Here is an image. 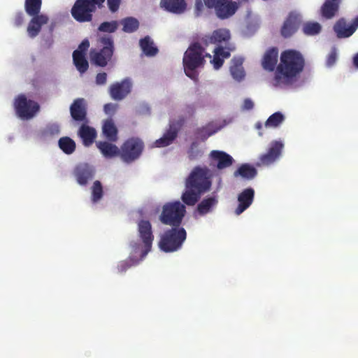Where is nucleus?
<instances>
[{"label":"nucleus","mask_w":358,"mask_h":358,"mask_svg":"<svg viewBox=\"0 0 358 358\" xmlns=\"http://www.w3.org/2000/svg\"><path fill=\"white\" fill-rule=\"evenodd\" d=\"M204 46L201 38L192 43L184 54L182 63L185 74L187 77L196 80L198 73L196 69L205 64Z\"/></svg>","instance_id":"nucleus-4"},{"label":"nucleus","mask_w":358,"mask_h":358,"mask_svg":"<svg viewBox=\"0 0 358 358\" xmlns=\"http://www.w3.org/2000/svg\"><path fill=\"white\" fill-rule=\"evenodd\" d=\"M283 147L284 145L281 141H272L268 151L260 155L257 166H268L275 162L280 156Z\"/></svg>","instance_id":"nucleus-13"},{"label":"nucleus","mask_w":358,"mask_h":358,"mask_svg":"<svg viewBox=\"0 0 358 358\" xmlns=\"http://www.w3.org/2000/svg\"><path fill=\"white\" fill-rule=\"evenodd\" d=\"M217 131L213 130L208 127H203L197 129L196 134L198 138H200L201 141H206L208 137L213 135Z\"/></svg>","instance_id":"nucleus-44"},{"label":"nucleus","mask_w":358,"mask_h":358,"mask_svg":"<svg viewBox=\"0 0 358 358\" xmlns=\"http://www.w3.org/2000/svg\"><path fill=\"white\" fill-rule=\"evenodd\" d=\"M205 5V0H196L195 1V9L197 12H201Z\"/></svg>","instance_id":"nucleus-52"},{"label":"nucleus","mask_w":358,"mask_h":358,"mask_svg":"<svg viewBox=\"0 0 358 358\" xmlns=\"http://www.w3.org/2000/svg\"><path fill=\"white\" fill-rule=\"evenodd\" d=\"M90 48V42L87 39H84L78 45V48L75 51H80L82 55H86V52Z\"/></svg>","instance_id":"nucleus-46"},{"label":"nucleus","mask_w":358,"mask_h":358,"mask_svg":"<svg viewBox=\"0 0 358 358\" xmlns=\"http://www.w3.org/2000/svg\"><path fill=\"white\" fill-rule=\"evenodd\" d=\"M132 247L134 249V251L136 252V250L140 247V245L134 243V245H132Z\"/></svg>","instance_id":"nucleus-55"},{"label":"nucleus","mask_w":358,"mask_h":358,"mask_svg":"<svg viewBox=\"0 0 358 358\" xmlns=\"http://www.w3.org/2000/svg\"><path fill=\"white\" fill-rule=\"evenodd\" d=\"M138 263V260L129 258L126 260L122 261L117 265V271L118 273H122L125 272L127 269L131 268L132 266H135Z\"/></svg>","instance_id":"nucleus-43"},{"label":"nucleus","mask_w":358,"mask_h":358,"mask_svg":"<svg viewBox=\"0 0 358 358\" xmlns=\"http://www.w3.org/2000/svg\"><path fill=\"white\" fill-rule=\"evenodd\" d=\"M278 60V49L273 47L266 51L262 60V66L268 71H273L276 69Z\"/></svg>","instance_id":"nucleus-24"},{"label":"nucleus","mask_w":358,"mask_h":358,"mask_svg":"<svg viewBox=\"0 0 358 358\" xmlns=\"http://www.w3.org/2000/svg\"><path fill=\"white\" fill-rule=\"evenodd\" d=\"M121 23L123 25L122 30L126 33H132L136 31L139 27L138 21L132 17L123 19Z\"/></svg>","instance_id":"nucleus-37"},{"label":"nucleus","mask_w":358,"mask_h":358,"mask_svg":"<svg viewBox=\"0 0 358 358\" xmlns=\"http://www.w3.org/2000/svg\"><path fill=\"white\" fill-rule=\"evenodd\" d=\"M14 108L17 115L22 120L31 119L40 108L38 103L27 99L24 94H20L15 98Z\"/></svg>","instance_id":"nucleus-10"},{"label":"nucleus","mask_w":358,"mask_h":358,"mask_svg":"<svg viewBox=\"0 0 358 358\" xmlns=\"http://www.w3.org/2000/svg\"><path fill=\"white\" fill-rule=\"evenodd\" d=\"M45 133L50 135H55L59 133V127L57 124H50L47 127Z\"/></svg>","instance_id":"nucleus-49"},{"label":"nucleus","mask_w":358,"mask_h":358,"mask_svg":"<svg viewBox=\"0 0 358 358\" xmlns=\"http://www.w3.org/2000/svg\"><path fill=\"white\" fill-rule=\"evenodd\" d=\"M59 148L67 155L72 154L76 150V143L71 138L65 136L59 140Z\"/></svg>","instance_id":"nucleus-36"},{"label":"nucleus","mask_w":358,"mask_h":358,"mask_svg":"<svg viewBox=\"0 0 358 358\" xmlns=\"http://www.w3.org/2000/svg\"><path fill=\"white\" fill-rule=\"evenodd\" d=\"M212 186V173L207 166H195L185 180V190L181 196L187 206H194L201 196L208 192Z\"/></svg>","instance_id":"nucleus-1"},{"label":"nucleus","mask_w":358,"mask_h":358,"mask_svg":"<svg viewBox=\"0 0 358 358\" xmlns=\"http://www.w3.org/2000/svg\"><path fill=\"white\" fill-rule=\"evenodd\" d=\"M139 43L143 52L147 56H155L158 52V49L154 46L153 42L149 36L141 39Z\"/></svg>","instance_id":"nucleus-35"},{"label":"nucleus","mask_w":358,"mask_h":358,"mask_svg":"<svg viewBox=\"0 0 358 358\" xmlns=\"http://www.w3.org/2000/svg\"><path fill=\"white\" fill-rule=\"evenodd\" d=\"M107 81V73L105 72L99 73L96 76L95 82L97 85H103Z\"/></svg>","instance_id":"nucleus-47"},{"label":"nucleus","mask_w":358,"mask_h":358,"mask_svg":"<svg viewBox=\"0 0 358 358\" xmlns=\"http://www.w3.org/2000/svg\"><path fill=\"white\" fill-rule=\"evenodd\" d=\"M210 157L212 161L217 162L218 169L227 168L234 162L233 157L224 151L213 150L210 153Z\"/></svg>","instance_id":"nucleus-25"},{"label":"nucleus","mask_w":358,"mask_h":358,"mask_svg":"<svg viewBox=\"0 0 358 358\" xmlns=\"http://www.w3.org/2000/svg\"><path fill=\"white\" fill-rule=\"evenodd\" d=\"M217 202L215 196L207 197L198 204L196 210L200 215H204L210 213Z\"/></svg>","instance_id":"nucleus-31"},{"label":"nucleus","mask_w":358,"mask_h":358,"mask_svg":"<svg viewBox=\"0 0 358 358\" xmlns=\"http://www.w3.org/2000/svg\"><path fill=\"white\" fill-rule=\"evenodd\" d=\"M103 134L108 141L116 142L117 141V129L113 120H106L102 127Z\"/></svg>","instance_id":"nucleus-29"},{"label":"nucleus","mask_w":358,"mask_h":358,"mask_svg":"<svg viewBox=\"0 0 358 358\" xmlns=\"http://www.w3.org/2000/svg\"><path fill=\"white\" fill-rule=\"evenodd\" d=\"M103 187L99 180L94 182L92 187V201L93 203H96L103 197Z\"/></svg>","instance_id":"nucleus-39"},{"label":"nucleus","mask_w":358,"mask_h":358,"mask_svg":"<svg viewBox=\"0 0 358 358\" xmlns=\"http://www.w3.org/2000/svg\"><path fill=\"white\" fill-rule=\"evenodd\" d=\"M353 65L356 69H358V52L353 57Z\"/></svg>","instance_id":"nucleus-53"},{"label":"nucleus","mask_w":358,"mask_h":358,"mask_svg":"<svg viewBox=\"0 0 358 358\" xmlns=\"http://www.w3.org/2000/svg\"><path fill=\"white\" fill-rule=\"evenodd\" d=\"M305 59L298 50L289 49L281 52L274 80L277 85H289L296 81L303 71Z\"/></svg>","instance_id":"nucleus-2"},{"label":"nucleus","mask_w":358,"mask_h":358,"mask_svg":"<svg viewBox=\"0 0 358 358\" xmlns=\"http://www.w3.org/2000/svg\"><path fill=\"white\" fill-rule=\"evenodd\" d=\"M341 3L340 0H325L320 8L322 17L330 20L336 17L338 13Z\"/></svg>","instance_id":"nucleus-23"},{"label":"nucleus","mask_w":358,"mask_h":358,"mask_svg":"<svg viewBox=\"0 0 358 358\" xmlns=\"http://www.w3.org/2000/svg\"><path fill=\"white\" fill-rule=\"evenodd\" d=\"M73 62L78 71L82 75L89 69V62L86 55H82L80 51H73Z\"/></svg>","instance_id":"nucleus-30"},{"label":"nucleus","mask_w":358,"mask_h":358,"mask_svg":"<svg viewBox=\"0 0 358 358\" xmlns=\"http://www.w3.org/2000/svg\"><path fill=\"white\" fill-rule=\"evenodd\" d=\"M253 107H254V103L250 99L247 98V99H244L243 104V110H249L252 109Z\"/></svg>","instance_id":"nucleus-51"},{"label":"nucleus","mask_w":358,"mask_h":358,"mask_svg":"<svg viewBox=\"0 0 358 358\" xmlns=\"http://www.w3.org/2000/svg\"><path fill=\"white\" fill-rule=\"evenodd\" d=\"M204 46L208 47L210 44H216L217 46H232L229 44L231 34L229 29L224 28L217 29L213 31L210 35H205L200 38Z\"/></svg>","instance_id":"nucleus-12"},{"label":"nucleus","mask_w":358,"mask_h":358,"mask_svg":"<svg viewBox=\"0 0 358 358\" xmlns=\"http://www.w3.org/2000/svg\"><path fill=\"white\" fill-rule=\"evenodd\" d=\"M284 119V115L280 112H275L267 119L265 122V126L276 127L283 122Z\"/></svg>","instance_id":"nucleus-40"},{"label":"nucleus","mask_w":358,"mask_h":358,"mask_svg":"<svg viewBox=\"0 0 358 358\" xmlns=\"http://www.w3.org/2000/svg\"><path fill=\"white\" fill-rule=\"evenodd\" d=\"M24 20V14L22 12H18L17 13L13 18V23L14 25L16 27H20Z\"/></svg>","instance_id":"nucleus-48"},{"label":"nucleus","mask_w":358,"mask_h":358,"mask_svg":"<svg viewBox=\"0 0 358 358\" xmlns=\"http://www.w3.org/2000/svg\"><path fill=\"white\" fill-rule=\"evenodd\" d=\"M96 147L105 158L111 159L120 156V149L115 145L107 141H98Z\"/></svg>","instance_id":"nucleus-26"},{"label":"nucleus","mask_w":358,"mask_h":358,"mask_svg":"<svg viewBox=\"0 0 358 358\" xmlns=\"http://www.w3.org/2000/svg\"><path fill=\"white\" fill-rule=\"evenodd\" d=\"M27 26V34L29 37L34 38L40 33L42 26L48 22V17L46 15L41 14L32 15Z\"/></svg>","instance_id":"nucleus-22"},{"label":"nucleus","mask_w":358,"mask_h":358,"mask_svg":"<svg viewBox=\"0 0 358 358\" xmlns=\"http://www.w3.org/2000/svg\"><path fill=\"white\" fill-rule=\"evenodd\" d=\"M321 25L316 22H308L303 26V31L306 35H316L321 31Z\"/></svg>","instance_id":"nucleus-38"},{"label":"nucleus","mask_w":358,"mask_h":358,"mask_svg":"<svg viewBox=\"0 0 358 358\" xmlns=\"http://www.w3.org/2000/svg\"><path fill=\"white\" fill-rule=\"evenodd\" d=\"M358 28V15L353 20L350 25H348L344 18H340L334 25V31L338 38L351 36Z\"/></svg>","instance_id":"nucleus-16"},{"label":"nucleus","mask_w":358,"mask_h":358,"mask_svg":"<svg viewBox=\"0 0 358 358\" xmlns=\"http://www.w3.org/2000/svg\"><path fill=\"white\" fill-rule=\"evenodd\" d=\"M159 4L163 10L175 15H182L187 9L185 0H161Z\"/></svg>","instance_id":"nucleus-20"},{"label":"nucleus","mask_w":358,"mask_h":358,"mask_svg":"<svg viewBox=\"0 0 358 358\" xmlns=\"http://www.w3.org/2000/svg\"><path fill=\"white\" fill-rule=\"evenodd\" d=\"M105 0H76L71 8L72 17L78 22L92 21L93 13L97 8L103 6ZM121 0H107L109 10L115 13L119 8Z\"/></svg>","instance_id":"nucleus-3"},{"label":"nucleus","mask_w":358,"mask_h":358,"mask_svg":"<svg viewBox=\"0 0 358 358\" xmlns=\"http://www.w3.org/2000/svg\"><path fill=\"white\" fill-rule=\"evenodd\" d=\"M235 48L234 46H217L213 50V58L210 61L213 64V68L215 70L220 69L223 64L224 59H228L231 56V52L234 51Z\"/></svg>","instance_id":"nucleus-21"},{"label":"nucleus","mask_w":358,"mask_h":358,"mask_svg":"<svg viewBox=\"0 0 358 358\" xmlns=\"http://www.w3.org/2000/svg\"><path fill=\"white\" fill-rule=\"evenodd\" d=\"M240 1H241V2H243H243H248V0H240Z\"/></svg>","instance_id":"nucleus-57"},{"label":"nucleus","mask_w":358,"mask_h":358,"mask_svg":"<svg viewBox=\"0 0 358 358\" xmlns=\"http://www.w3.org/2000/svg\"><path fill=\"white\" fill-rule=\"evenodd\" d=\"M257 173V171L253 166L244 164L234 172V176H240L243 178L251 180L256 176Z\"/></svg>","instance_id":"nucleus-33"},{"label":"nucleus","mask_w":358,"mask_h":358,"mask_svg":"<svg viewBox=\"0 0 358 358\" xmlns=\"http://www.w3.org/2000/svg\"><path fill=\"white\" fill-rule=\"evenodd\" d=\"M302 22L301 16L296 12H290L280 29V34L284 38L292 36L299 29Z\"/></svg>","instance_id":"nucleus-14"},{"label":"nucleus","mask_w":358,"mask_h":358,"mask_svg":"<svg viewBox=\"0 0 358 358\" xmlns=\"http://www.w3.org/2000/svg\"><path fill=\"white\" fill-rule=\"evenodd\" d=\"M178 136V129L173 124H170L169 129L164 134L162 137L155 141L154 146L164 148L171 145Z\"/></svg>","instance_id":"nucleus-28"},{"label":"nucleus","mask_w":358,"mask_h":358,"mask_svg":"<svg viewBox=\"0 0 358 358\" xmlns=\"http://www.w3.org/2000/svg\"><path fill=\"white\" fill-rule=\"evenodd\" d=\"M78 136L82 139L83 145L88 147L94 143L96 137V131L94 128L85 123L79 128Z\"/></svg>","instance_id":"nucleus-27"},{"label":"nucleus","mask_w":358,"mask_h":358,"mask_svg":"<svg viewBox=\"0 0 358 358\" xmlns=\"http://www.w3.org/2000/svg\"><path fill=\"white\" fill-rule=\"evenodd\" d=\"M94 172L92 166L87 163H82L75 167L73 175L79 185H86L88 181L94 178Z\"/></svg>","instance_id":"nucleus-18"},{"label":"nucleus","mask_w":358,"mask_h":358,"mask_svg":"<svg viewBox=\"0 0 358 358\" xmlns=\"http://www.w3.org/2000/svg\"><path fill=\"white\" fill-rule=\"evenodd\" d=\"M87 103L83 98H78L70 106V113L72 119L76 122L87 123Z\"/></svg>","instance_id":"nucleus-17"},{"label":"nucleus","mask_w":358,"mask_h":358,"mask_svg":"<svg viewBox=\"0 0 358 358\" xmlns=\"http://www.w3.org/2000/svg\"><path fill=\"white\" fill-rule=\"evenodd\" d=\"M205 6L214 9L220 20H226L233 16L238 8V3L232 0H205Z\"/></svg>","instance_id":"nucleus-9"},{"label":"nucleus","mask_w":358,"mask_h":358,"mask_svg":"<svg viewBox=\"0 0 358 358\" xmlns=\"http://www.w3.org/2000/svg\"><path fill=\"white\" fill-rule=\"evenodd\" d=\"M254 197L255 190L252 187L243 190L238 196V205L235 210V214L239 215L248 209L252 203Z\"/></svg>","instance_id":"nucleus-19"},{"label":"nucleus","mask_w":358,"mask_h":358,"mask_svg":"<svg viewBox=\"0 0 358 358\" xmlns=\"http://www.w3.org/2000/svg\"><path fill=\"white\" fill-rule=\"evenodd\" d=\"M186 238L187 232L184 228L172 227L161 236L159 247L165 252H173L182 248Z\"/></svg>","instance_id":"nucleus-5"},{"label":"nucleus","mask_w":358,"mask_h":358,"mask_svg":"<svg viewBox=\"0 0 358 358\" xmlns=\"http://www.w3.org/2000/svg\"><path fill=\"white\" fill-rule=\"evenodd\" d=\"M98 43L101 46V48L98 51L91 50V61L97 66L105 67L112 61L114 54L113 38L109 35H104L99 38Z\"/></svg>","instance_id":"nucleus-6"},{"label":"nucleus","mask_w":358,"mask_h":358,"mask_svg":"<svg viewBox=\"0 0 358 358\" xmlns=\"http://www.w3.org/2000/svg\"><path fill=\"white\" fill-rule=\"evenodd\" d=\"M232 64L230 67V72L232 77L236 80H241L245 76V71L243 67V60L241 58H234L231 60Z\"/></svg>","instance_id":"nucleus-32"},{"label":"nucleus","mask_w":358,"mask_h":358,"mask_svg":"<svg viewBox=\"0 0 358 358\" xmlns=\"http://www.w3.org/2000/svg\"><path fill=\"white\" fill-rule=\"evenodd\" d=\"M116 108H117L116 104L109 103H106L104 105L103 109H104V112L106 114L110 115V114H113L115 113Z\"/></svg>","instance_id":"nucleus-50"},{"label":"nucleus","mask_w":358,"mask_h":358,"mask_svg":"<svg viewBox=\"0 0 358 358\" xmlns=\"http://www.w3.org/2000/svg\"><path fill=\"white\" fill-rule=\"evenodd\" d=\"M132 83L128 78L121 82H116L110 85L109 93L111 98L115 101L124 99L131 91Z\"/></svg>","instance_id":"nucleus-15"},{"label":"nucleus","mask_w":358,"mask_h":358,"mask_svg":"<svg viewBox=\"0 0 358 358\" xmlns=\"http://www.w3.org/2000/svg\"><path fill=\"white\" fill-rule=\"evenodd\" d=\"M205 57L211 58V55L209 53H207L204 51V58Z\"/></svg>","instance_id":"nucleus-56"},{"label":"nucleus","mask_w":358,"mask_h":358,"mask_svg":"<svg viewBox=\"0 0 358 358\" xmlns=\"http://www.w3.org/2000/svg\"><path fill=\"white\" fill-rule=\"evenodd\" d=\"M187 109H188V112H189L191 114H192L194 111V108L193 106H187Z\"/></svg>","instance_id":"nucleus-54"},{"label":"nucleus","mask_w":358,"mask_h":358,"mask_svg":"<svg viewBox=\"0 0 358 358\" xmlns=\"http://www.w3.org/2000/svg\"><path fill=\"white\" fill-rule=\"evenodd\" d=\"M138 232L140 238L144 244V249L141 251V257L144 258L152 248L154 235L150 221L141 220L138 222Z\"/></svg>","instance_id":"nucleus-11"},{"label":"nucleus","mask_w":358,"mask_h":358,"mask_svg":"<svg viewBox=\"0 0 358 358\" xmlns=\"http://www.w3.org/2000/svg\"><path fill=\"white\" fill-rule=\"evenodd\" d=\"M185 213V206L180 201L169 202L163 206L159 220L164 224L178 227L182 223Z\"/></svg>","instance_id":"nucleus-7"},{"label":"nucleus","mask_w":358,"mask_h":358,"mask_svg":"<svg viewBox=\"0 0 358 358\" xmlns=\"http://www.w3.org/2000/svg\"><path fill=\"white\" fill-rule=\"evenodd\" d=\"M188 158L190 160H194L203 155V152L199 148L197 142H192L187 150Z\"/></svg>","instance_id":"nucleus-42"},{"label":"nucleus","mask_w":358,"mask_h":358,"mask_svg":"<svg viewBox=\"0 0 358 358\" xmlns=\"http://www.w3.org/2000/svg\"><path fill=\"white\" fill-rule=\"evenodd\" d=\"M42 0H25L24 10L29 16L41 15Z\"/></svg>","instance_id":"nucleus-34"},{"label":"nucleus","mask_w":358,"mask_h":358,"mask_svg":"<svg viewBox=\"0 0 358 358\" xmlns=\"http://www.w3.org/2000/svg\"><path fill=\"white\" fill-rule=\"evenodd\" d=\"M120 157L126 163L136 160L141 155L144 149V143L138 137H131L121 145Z\"/></svg>","instance_id":"nucleus-8"},{"label":"nucleus","mask_w":358,"mask_h":358,"mask_svg":"<svg viewBox=\"0 0 358 358\" xmlns=\"http://www.w3.org/2000/svg\"><path fill=\"white\" fill-rule=\"evenodd\" d=\"M118 28V22L116 20L103 22L100 24L98 31L103 33H114Z\"/></svg>","instance_id":"nucleus-41"},{"label":"nucleus","mask_w":358,"mask_h":358,"mask_svg":"<svg viewBox=\"0 0 358 358\" xmlns=\"http://www.w3.org/2000/svg\"><path fill=\"white\" fill-rule=\"evenodd\" d=\"M337 60V52L335 48H333L327 56L326 64L331 67L334 66Z\"/></svg>","instance_id":"nucleus-45"}]
</instances>
